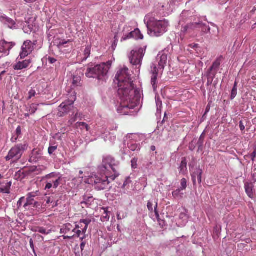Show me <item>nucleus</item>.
<instances>
[{
  "label": "nucleus",
  "instance_id": "obj_42",
  "mask_svg": "<svg viewBox=\"0 0 256 256\" xmlns=\"http://www.w3.org/2000/svg\"><path fill=\"white\" fill-rule=\"evenodd\" d=\"M16 138H14V136L12 137L11 138V141L12 142H16V140L19 136L21 134V127L20 126H18V127L16 128Z\"/></svg>",
  "mask_w": 256,
  "mask_h": 256
},
{
  "label": "nucleus",
  "instance_id": "obj_61",
  "mask_svg": "<svg viewBox=\"0 0 256 256\" xmlns=\"http://www.w3.org/2000/svg\"><path fill=\"white\" fill-rule=\"evenodd\" d=\"M75 236H76L75 234H72V235H70V236H63L62 237L64 240H66V239L72 240L74 237H75Z\"/></svg>",
  "mask_w": 256,
  "mask_h": 256
},
{
  "label": "nucleus",
  "instance_id": "obj_21",
  "mask_svg": "<svg viewBox=\"0 0 256 256\" xmlns=\"http://www.w3.org/2000/svg\"><path fill=\"white\" fill-rule=\"evenodd\" d=\"M244 188L248 197L252 199L254 198V184L252 182H246L244 183Z\"/></svg>",
  "mask_w": 256,
  "mask_h": 256
},
{
  "label": "nucleus",
  "instance_id": "obj_55",
  "mask_svg": "<svg viewBox=\"0 0 256 256\" xmlns=\"http://www.w3.org/2000/svg\"><path fill=\"white\" fill-rule=\"evenodd\" d=\"M179 217L180 218L184 220H187L188 218V216L185 212H182L180 214Z\"/></svg>",
  "mask_w": 256,
  "mask_h": 256
},
{
  "label": "nucleus",
  "instance_id": "obj_25",
  "mask_svg": "<svg viewBox=\"0 0 256 256\" xmlns=\"http://www.w3.org/2000/svg\"><path fill=\"white\" fill-rule=\"evenodd\" d=\"M128 146L130 150L132 152L140 151L141 148L139 144H136L134 142H128Z\"/></svg>",
  "mask_w": 256,
  "mask_h": 256
},
{
  "label": "nucleus",
  "instance_id": "obj_63",
  "mask_svg": "<svg viewBox=\"0 0 256 256\" xmlns=\"http://www.w3.org/2000/svg\"><path fill=\"white\" fill-rule=\"evenodd\" d=\"M239 126H240V130L242 131L244 130L245 129V126H244V124H243L242 121H240V122H239Z\"/></svg>",
  "mask_w": 256,
  "mask_h": 256
},
{
  "label": "nucleus",
  "instance_id": "obj_22",
  "mask_svg": "<svg viewBox=\"0 0 256 256\" xmlns=\"http://www.w3.org/2000/svg\"><path fill=\"white\" fill-rule=\"evenodd\" d=\"M193 13L192 12L189 10H184L180 18V20L179 21L180 24H182V22H185L187 21V20H190V18L192 16Z\"/></svg>",
  "mask_w": 256,
  "mask_h": 256
},
{
  "label": "nucleus",
  "instance_id": "obj_51",
  "mask_svg": "<svg viewBox=\"0 0 256 256\" xmlns=\"http://www.w3.org/2000/svg\"><path fill=\"white\" fill-rule=\"evenodd\" d=\"M36 94V91L34 88H32L28 92V99L30 100Z\"/></svg>",
  "mask_w": 256,
  "mask_h": 256
},
{
  "label": "nucleus",
  "instance_id": "obj_53",
  "mask_svg": "<svg viewBox=\"0 0 256 256\" xmlns=\"http://www.w3.org/2000/svg\"><path fill=\"white\" fill-rule=\"evenodd\" d=\"M46 202L47 204H52L53 202H54V200H55L54 196H52L49 197H46Z\"/></svg>",
  "mask_w": 256,
  "mask_h": 256
},
{
  "label": "nucleus",
  "instance_id": "obj_24",
  "mask_svg": "<svg viewBox=\"0 0 256 256\" xmlns=\"http://www.w3.org/2000/svg\"><path fill=\"white\" fill-rule=\"evenodd\" d=\"M72 225L70 223H67L64 224L60 230V232L61 234H66L71 230L72 231Z\"/></svg>",
  "mask_w": 256,
  "mask_h": 256
},
{
  "label": "nucleus",
  "instance_id": "obj_28",
  "mask_svg": "<svg viewBox=\"0 0 256 256\" xmlns=\"http://www.w3.org/2000/svg\"><path fill=\"white\" fill-rule=\"evenodd\" d=\"M187 161L186 158H182L179 167L180 172H184L187 170Z\"/></svg>",
  "mask_w": 256,
  "mask_h": 256
},
{
  "label": "nucleus",
  "instance_id": "obj_5",
  "mask_svg": "<svg viewBox=\"0 0 256 256\" xmlns=\"http://www.w3.org/2000/svg\"><path fill=\"white\" fill-rule=\"evenodd\" d=\"M28 144L26 143L19 144L12 147L6 156V161L12 160L13 162H17L22 156L24 152L28 149Z\"/></svg>",
  "mask_w": 256,
  "mask_h": 256
},
{
  "label": "nucleus",
  "instance_id": "obj_17",
  "mask_svg": "<svg viewBox=\"0 0 256 256\" xmlns=\"http://www.w3.org/2000/svg\"><path fill=\"white\" fill-rule=\"evenodd\" d=\"M156 204L153 208L154 202L153 200H148L147 204V208L150 212H154L156 219L160 222V215L158 210V202H155Z\"/></svg>",
  "mask_w": 256,
  "mask_h": 256
},
{
  "label": "nucleus",
  "instance_id": "obj_38",
  "mask_svg": "<svg viewBox=\"0 0 256 256\" xmlns=\"http://www.w3.org/2000/svg\"><path fill=\"white\" fill-rule=\"evenodd\" d=\"M202 170L200 168H196L195 170V174L197 175L196 179L198 180V184H200L202 182Z\"/></svg>",
  "mask_w": 256,
  "mask_h": 256
},
{
  "label": "nucleus",
  "instance_id": "obj_43",
  "mask_svg": "<svg viewBox=\"0 0 256 256\" xmlns=\"http://www.w3.org/2000/svg\"><path fill=\"white\" fill-rule=\"evenodd\" d=\"M38 231V232L46 235L50 234L52 232L50 230H48L42 226H39V230Z\"/></svg>",
  "mask_w": 256,
  "mask_h": 256
},
{
  "label": "nucleus",
  "instance_id": "obj_52",
  "mask_svg": "<svg viewBox=\"0 0 256 256\" xmlns=\"http://www.w3.org/2000/svg\"><path fill=\"white\" fill-rule=\"evenodd\" d=\"M82 242L80 244V249H81V252H82V254H84L83 252H84V250H84V248L86 247V240H81Z\"/></svg>",
  "mask_w": 256,
  "mask_h": 256
},
{
  "label": "nucleus",
  "instance_id": "obj_60",
  "mask_svg": "<svg viewBox=\"0 0 256 256\" xmlns=\"http://www.w3.org/2000/svg\"><path fill=\"white\" fill-rule=\"evenodd\" d=\"M48 62L51 64H54L57 61V60L55 58L52 57H48Z\"/></svg>",
  "mask_w": 256,
  "mask_h": 256
},
{
  "label": "nucleus",
  "instance_id": "obj_33",
  "mask_svg": "<svg viewBox=\"0 0 256 256\" xmlns=\"http://www.w3.org/2000/svg\"><path fill=\"white\" fill-rule=\"evenodd\" d=\"M68 42V40L66 41L64 40L56 38L54 41V44L58 48H60L62 46L67 44Z\"/></svg>",
  "mask_w": 256,
  "mask_h": 256
},
{
  "label": "nucleus",
  "instance_id": "obj_35",
  "mask_svg": "<svg viewBox=\"0 0 256 256\" xmlns=\"http://www.w3.org/2000/svg\"><path fill=\"white\" fill-rule=\"evenodd\" d=\"M182 190H180V188H178L176 190L173 191L172 192V195L173 197L174 198H182L184 195V194L182 192H181Z\"/></svg>",
  "mask_w": 256,
  "mask_h": 256
},
{
  "label": "nucleus",
  "instance_id": "obj_16",
  "mask_svg": "<svg viewBox=\"0 0 256 256\" xmlns=\"http://www.w3.org/2000/svg\"><path fill=\"white\" fill-rule=\"evenodd\" d=\"M168 56L165 54H159L157 56L158 68L164 70L167 62Z\"/></svg>",
  "mask_w": 256,
  "mask_h": 256
},
{
  "label": "nucleus",
  "instance_id": "obj_50",
  "mask_svg": "<svg viewBox=\"0 0 256 256\" xmlns=\"http://www.w3.org/2000/svg\"><path fill=\"white\" fill-rule=\"evenodd\" d=\"M22 52H20V56L21 58H24L27 56H28L30 52H28L26 50H22Z\"/></svg>",
  "mask_w": 256,
  "mask_h": 256
},
{
  "label": "nucleus",
  "instance_id": "obj_23",
  "mask_svg": "<svg viewBox=\"0 0 256 256\" xmlns=\"http://www.w3.org/2000/svg\"><path fill=\"white\" fill-rule=\"evenodd\" d=\"M35 44H33L30 40H27L24 42L22 50H26L28 52H32L34 50V46Z\"/></svg>",
  "mask_w": 256,
  "mask_h": 256
},
{
  "label": "nucleus",
  "instance_id": "obj_9",
  "mask_svg": "<svg viewBox=\"0 0 256 256\" xmlns=\"http://www.w3.org/2000/svg\"><path fill=\"white\" fill-rule=\"evenodd\" d=\"M115 79L118 81V86H120L122 84H126L127 82L133 84V81L128 72V68L126 67H124L118 71Z\"/></svg>",
  "mask_w": 256,
  "mask_h": 256
},
{
  "label": "nucleus",
  "instance_id": "obj_59",
  "mask_svg": "<svg viewBox=\"0 0 256 256\" xmlns=\"http://www.w3.org/2000/svg\"><path fill=\"white\" fill-rule=\"evenodd\" d=\"M252 161H254L256 157V146L254 147V150L250 156Z\"/></svg>",
  "mask_w": 256,
  "mask_h": 256
},
{
  "label": "nucleus",
  "instance_id": "obj_29",
  "mask_svg": "<svg viewBox=\"0 0 256 256\" xmlns=\"http://www.w3.org/2000/svg\"><path fill=\"white\" fill-rule=\"evenodd\" d=\"M238 92V82L235 81L234 86L231 90L230 99V100H234L237 95Z\"/></svg>",
  "mask_w": 256,
  "mask_h": 256
},
{
  "label": "nucleus",
  "instance_id": "obj_49",
  "mask_svg": "<svg viewBox=\"0 0 256 256\" xmlns=\"http://www.w3.org/2000/svg\"><path fill=\"white\" fill-rule=\"evenodd\" d=\"M137 162H138V158H134L131 160V166L132 168L133 169H136L137 168Z\"/></svg>",
  "mask_w": 256,
  "mask_h": 256
},
{
  "label": "nucleus",
  "instance_id": "obj_34",
  "mask_svg": "<svg viewBox=\"0 0 256 256\" xmlns=\"http://www.w3.org/2000/svg\"><path fill=\"white\" fill-rule=\"evenodd\" d=\"M81 78L79 76H74L72 78V86L74 87L80 86Z\"/></svg>",
  "mask_w": 256,
  "mask_h": 256
},
{
  "label": "nucleus",
  "instance_id": "obj_10",
  "mask_svg": "<svg viewBox=\"0 0 256 256\" xmlns=\"http://www.w3.org/2000/svg\"><path fill=\"white\" fill-rule=\"evenodd\" d=\"M73 101L64 102L58 106V116L59 117H62L69 113L74 108Z\"/></svg>",
  "mask_w": 256,
  "mask_h": 256
},
{
  "label": "nucleus",
  "instance_id": "obj_3",
  "mask_svg": "<svg viewBox=\"0 0 256 256\" xmlns=\"http://www.w3.org/2000/svg\"><path fill=\"white\" fill-rule=\"evenodd\" d=\"M110 66L111 63L110 62L96 65L90 63L86 66V76L87 78H94L100 81H104L107 76V74Z\"/></svg>",
  "mask_w": 256,
  "mask_h": 256
},
{
  "label": "nucleus",
  "instance_id": "obj_58",
  "mask_svg": "<svg viewBox=\"0 0 256 256\" xmlns=\"http://www.w3.org/2000/svg\"><path fill=\"white\" fill-rule=\"evenodd\" d=\"M196 144V142H194V140H193L189 145V149L190 150L192 151L194 150L196 146L195 144Z\"/></svg>",
  "mask_w": 256,
  "mask_h": 256
},
{
  "label": "nucleus",
  "instance_id": "obj_18",
  "mask_svg": "<svg viewBox=\"0 0 256 256\" xmlns=\"http://www.w3.org/2000/svg\"><path fill=\"white\" fill-rule=\"evenodd\" d=\"M83 200L81 202L82 204H84L87 206H91L94 204L95 198L90 194H86L82 196Z\"/></svg>",
  "mask_w": 256,
  "mask_h": 256
},
{
  "label": "nucleus",
  "instance_id": "obj_39",
  "mask_svg": "<svg viewBox=\"0 0 256 256\" xmlns=\"http://www.w3.org/2000/svg\"><path fill=\"white\" fill-rule=\"evenodd\" d=\"M37 110V106L34 104H32L28 108H27L26 110L30 114H32L36 112Z\"/></svg>",
  "mask_w": 256,
  "mask_h": 256
},
{
  "label": "nucleus",
  "instance_id": "obj_30",
  "mask_svg": "<svg viewBox=\"0 0 256 256\" xmlns=\"http://www.w3.org/2000/svg\"><path fill=\"white\" fill-rule=\"evenodd\" d=\"M204 136L205 134L204 132L200 136L198 141L196 142V144L198 146V151L202 150Z\"/></svg>",
  "mask_w": 256,
  "mask_h": 256
},
{
  "label": "nucleus",
  "instance_id": "obj_54",
  "mask_svg": "<svg viewBox=\"0 0 256 256\" xmlns=\"http://www.w3.org/2000/svg\"><path fill=\"white\" fill-rule=\"evenodd\" d=\"M78 114L77 112L74 117L72 118L70 120L68 121V124L70 125H72L74 122L76 121V118L78 116Z\"/></svg>",
  "mask_w": 256,
  "mask_h": 256
},
{
  "label": "nucleus",
  "instance_id": "obj_32",
  "mask_svg": "<svg viewBox=\"0 0 256 256\" xmlns=\"http://www.w3.org/2000/svg\"><path fill=\"white\" fill-rule=\"evenodd\" d=\"M151 84L152 86L154 92H156L158 87V75H156V74H154L152 76Z\"/></svg>",
  "mask_w": 256,
  "mask_h": 256
},
{
  "label": "nucleus",
  "instance_id": "obj_2",
  "mask_svg": "<svg viewBox=\"0 0 256 256\" xmlns=\"http://www.w3.org/2000/svg\"><path fill=\"white\" fill-rule=\"evenodd\" d=\"M118 162L110 156H104L102 164L98 166L100 176H96L91 180L94 184L95 189L102 190L108 188L111 181H114L119 176L116 166Z\"/></svg>",
  "mask_w": 256,
  "mask_h": 256
},
{
  "label": "nucleus",
  "instance_id": "obj_47",
  "mask_svg": "<svg viewBox=\"0 0 256 256\" xmlns=\"http://www.w3.org/2000/svg\"><path fill=\"white\" fill-rule=\"evenodd\" d=\"M58 146H50L48 148V153L49 154L52 155L57 150Z\"/></svg>",
  "mask_w": 256,
  "mask_h": 256
},
{
  "label": "nucleus",
  "instance_id": "obj_13",
  "mask_svg": "<svg viewBox=\"0 0 256 256\" xmlns=\"http://www.w3.org/2000/svg\"><path fill=\"white\" fill-rule=\"evenodd\" d=\"M42 154V150L40 148H34L30 155L29 162L32 163L38 162L41 158Z\"/></svg>",
  "mask_w": 256,
  "mask_h": 256
},
{
  "label": "nucleus",
  "instance_id": "obj_37",
  "mask_svg": "<svg viewBox=\"0 0 256 256\" xmlns=\"http://www.w3.org/2000/svg\"><path fill=\"white\" fill-rule=\"evenodd\" d=\"M202 170L200 168H196L195 170V174L197 175L196 179L198 180V184H200L202 182Z\"/></svg>",
  "mask_w": 256,
  "mask_h": 256
},
{
  "label": "nucleus",
  "instance_id": "obj_64",
  "mask_svg": "<svg viewBox=\"0 0 256 256\" xmlns=\"http://www.w3.org/2000/svg\"><path fill=\"white\" fill-rule=\"evenodd\" d=\"M30 170L31 172H36L38 170V168L36 166H34L30 168Z\"/></svg>",
  "mask_w": 256,
  "mask_h": 256
},
{
  "label": "nucleus",
  "instance_id": "obj_27",
  "mask_svg": "<svg viewBox=\"0 0 256 256\" xmlns=\"http://www.w3.org/2000/svg\"><path fill=\"white\" fill-rule=\"evenodd\" d=\"M199 24V30H201L203 34H208L210 32V28L208 26H207L206 24H203L202 22H200Z\"/></svg>",
  "mask_w": 256,
  "mask_h": 256
},
{
  "label": "nucleus",
  "instance_id": "obj_4",
  "mask_svg": "<svg viewBox=\"0 0 256 256\" xmlns=\"http://www.w3.org/2000/svg\"><path fill=\"white\" fill-rule=\"evenodd\" d=\"M168 26V21L166 20L150 21L148 26V31L152 36L158 37L167 32Z\"/></svg>",
  "mask_w": 256,
  "mask_h": 256
},
{
  "label": "nucleus",
  "instance_id": "obj_31",
  "mask_svg": "<svg viewBox=\"0 0 256 256\" xmlns=\"http://www.w3.org/2000/svg\"><path fill=\"white\" fill-rule=\"evenodd\" d=\"M12 186V182H10L6 184V185L3 187H0V192L4 194H10V188Z\"/></svg>",
  "mask_w": 256,
  "mask_h": 256
},
{
  "label": "nucleus",
  "instance_id": "obj_57",
  "mask_svg": "<svg viewBox=\"0 0 256 256\" xmlns=\"http://www.w3.org/2000/svg\"><path fill=\"white\" fill-rule=\"evenodd\" d=\"M117 218L118 220H122L126 218V216L124 212L121 213L120 212H118L117 214Z\"/></svg>",
  "mask_w": 256,
  "mask_h": 256
},
{
  "label": "nucleus",
  "instance_id": "obj_44",
  "mask_svg": "<svg viewBox=\"0 0 256 256\" xmlns=\"http://www.w3.org/2000/svg\"><path fill=\"white\" fill-rule=\"evenodd\" d=\"M187 188V180L185 178L182 179L180 182V186L179 188L180 190H185Z\"/></svg>",
  "mask_w": 256,
  "mask_h": 256
},
{
  "label": "nucleus",
  "instance_id": "obj_26",
  "mask_svg": "<svg viewBox=\"0 0 256 256\" xmlns=\"http://www.w3.org/2000/svg\"><path fill=\"white\" fill-rule=\"evenodd\" d=\"M216 74L207 71L206 73V76L208 78V82L206 84L207 86H209L212 84Z\"/></svg>",
  "mask_w": 256,
  "mask_h": 256
},
{
  "label": "nucleus",
  "instance_id": "obj_8",
  "mask_svg": "<svg viewBox=\"0 0 256 256\" xmlns=\"http://www.w3.org/2000/svg\"><path fill=\"white\" fill-rule=\"evenodd\" d=\"M145 48H139L138 50H132L129 56L130 61L131 64L134 66H140L142 62L146 52Z\"/></svg>",
  "mask_w": 256,
  "mask_h": 256
},
{
  "label": "nucleus",
  "instance_id": "obj_45",
  "mask_svg": "<svg viewBox=\"0 0 256 256\" xmlns=\"http://www.w3.org/2000/svg\"><path fill=\"white\" fill-rule=\"evenodd\" d=\"M102 221L103 222H107L110 219V216L108 214V210L104 209V213L102 217Z\"/></svg>",
  "mask_w": 256,
  "mask_h": 256
},
{
  "label": "nucleus",
  "instance_id": "obj_36",
  "mask_svg": "<svg viewBox=\"0 0 256 256\" xmlns=\"http://www.w3.org/2000/svg\"><path fill=\"white\" fill-rule=\"evenodd\" d=\"M2 44L4 49H7L10 51L16 45V44L14 42H7L4 40L2 42Z\"/></svg>",
  "mask_w": 256,
  "mask_h": 256
},
{
  "label": "nucleus",
  "instance_id": "obj_41",
  "mask_svg": "<svg viewBox=\"0 0 256 256\" xmlns=\"http://www.w3.org/2000/svg\"><path fill=\"white\" fill-rule=\"evenodd\" d=\"M76 126L78 128L79 127L82 126V129L84 128L86 129V131H88L90 130V127L88 125L84 122H78L76 124Z\"/></svg>",
  "mask_w": 256,
  "mask_h": 256
},
{
  "label": "nucleus",
  "instance_id": "obj_15",
  "mask_svg": "<svg viewBox=\"0 0 256 256\" xmlns=\"http://www.w3.org/2000/svg\"><path fill=\"white\" fill-rule=\"evenodd\" d=\"M222 56H220L218 58L212 63V66L208 69V71L216 74L222 63Z\"/></svg>",
  "mask_w": 256,
  "mask_h": 256
},
{
  "label": "nucleus",
  "instance_id": "obj_6",
  "mask_svg": "<svg viewBox=\"0 0 256 256\" xmlns=\"http://www.w3.org/2000/svg\"><path fill=\"white\" fill-rule=\"evenodd\" d=\"M44 180H45V190L52 188L56 189L60 186L62 180V178L60 173L52 172L45 176Z\"/></svg>",
  "mask_w": 256,
  "mask_h": 256
},
{
  "label": "nucleus",
  "instance_id": "obj_19",
  "mask_svg": "<svg viewBox=\"0 0 256 256\" xmlns=\"http://www.w3.org/2000/svg\"><path fill=\"white\" fill-rule=\"evenodd\" d=\"M200 22H192L188 24L187 25L183 26L182 29V32L183 33L187 32H190L191 30H194L196 29L199 30L200 27Z\"/></svg>",
  "mask_w": 256,
  "mask_h": 256
},
{
  "label": "nucleus",
  "instance_id": "obj_14",
  "mask_svg": "<svg viewBox=\"0 0 256 256\" xmlns=\"http://www.w3.org/2000/svg\"><path fill=\"white\" fill-rule=\"evenodd\" d=\"M0 21L10 28H16L17 25L16 22L12 19L6 16H0Z\"/></svg>",
  "mask_w": 256,
  "mask_h": 256
},
{
  "label": "nucleus",
  "instance_id": "obj_40",
  "mask_svg": "<svg viewBox=\"0 0 256 256\" xmlns=\"http://www.w3.org/2000/svg\"><path fill=\"white\" fill-rule=\"evenodd\" d=\"M90 46H88L84 51V57L82 59V61H86L87 58L90 56Z\"/></svg>",
  "mask_w": 256,
  "mask_h": 256
},
{
  "label": "nucleus",
  "instance_id": "obj_56",
  "mask_svg": "<svg viewBox=\"0 0 256 256\" xmlns=\"http://www.w3.org/2000/svg\"><path fill=\"white\" fill-rule=\"evenodd\" d=\"M24 200H25L24 197H22L21 198H20V200H18V201L17 202V206L18 209L21 207V206H22V202Z\"/></svg>",
  "mask_w": 256,
  "mask_h": 256
},
{
  "label": "nucleus",
  "instance_id": "obj_1",
  "mask_svg": "<svg viewBox=\"0 0 256 256\" xmlns=\"http://www.w3.org/2000/svg\"><path fill=\"white\" fill-rule=\"evenodd\" d=\"M118 96L120 100V104L117 108L118 114L123 116H134L138 108H136L140 104V92L134 88V84L127 82L118 86Z\"/></svg>",
  "mask_w": 256,
  "mask_h": 256
},
{
  "label": "nucleus",
  "instance_id": "obj_12",
  "mask_svg": "<svg viewBox=\"0 0 256 256\" xmlns=\"http://www.w3.org/2000/svg\"><path fill=\"white\" fill-rule=\"evenodd\" d=\"M130 38H134L136 40H142L144 38V36L141 34L138 28H136L128 34H124L121 40H126Z\"/></svg>",
  "mask_w": 256,
  "mask_h": 256
},
{
  "label": "nucleus",
  "instance_id": "obj_62",
  "mask_svg": "<svg viewBox=\"0 0 256 256\" xmlns=\"http://www.w3.org/2000/svg\"><path fill=\"white\" fill-rule=\"evenodd\" d=\"M30 246L32 248V250L33 252H35L34 242H33V240L32 238H30Z\"/></svg>",
  "mask_w": 256,
  "mask_h": 256
},
{
  "label": "nucleus",
  "instance_id": "obj_11",
  "mask_svg": "<svg viewBox=\"0 0 256 256\" xmlns=\"http://www.w3.org/2000/svg\"><path fill=\"white\" fill-rule=\"evenodd\" d=\"M36 195L32 193H28L27 195L26 202L24 204V207L26 209L30 210L34 208H38L40 206V204L34 200V198Z\"/></svg>",
  "mask_w": 256,
  "mask_h": 256
},
{
  "label": "nucleus",
  "instance_id": "obj_7",
  "mask_svg": "<svg viewBox=\"0 0 256 256\" xmlns=\"http://www.w3.org/2000/svg\"><path fill=\"white\" fill-rule=\"evenodd\" d=\"M91 222V220L89 218L80 220L78 224L76 226V228L72 230V232L74 233L75 237H79L80 240H83L86 238V232Z\"/></svg>",
  "mask_w": 256,
  "mask_h": 256
},
{
  "label": "nucleus",
  "instance_id": "obj_48",
  "mask_svg": "<svg viewBox=\"0 0 256 256\" xmlns=\"http://www.w3.org/2000/svg\"><path fill=\"white\" fill-rule=\"evenodd\" d=\"M156 100L157 110H158V111L160 110L162 108V102L160 100V98H156Z\"/></svg>",
  "mask_w": 256,
  "mask_h": 256
},
{
  "label": "nucleus",
  "instance_id": "obj_20",
  "mask_svg": "<svg viewBox=\"0 0 256 256\" xmlns=\"http://www.w3.org/2000/svg\"><path fill=\"white\" fill-rule=\"evenodd\" d=\"M31 62L32 60L30 59L26 60L22 62H19L14 66V68L15 70H21L27 68Z\"/></svg>",
  "mask_w": 256,
  "mask_h": 256
},
{
  "label": "nucleus",
  "instance_id": "obj_46",
  "mask_svg": "<svg viewBox=\"0 0 256 256\" xmlns=\"http://www.w3.org/2000/svg\"><path fill=\"white\" fill-rule=\"evenodd\" d=\"M150 74L153 75H158V70L156 64H152L151 66Z\"/></svg>",
  "mask_w": 256,
  "mask_h": 256
}]
</instances>
